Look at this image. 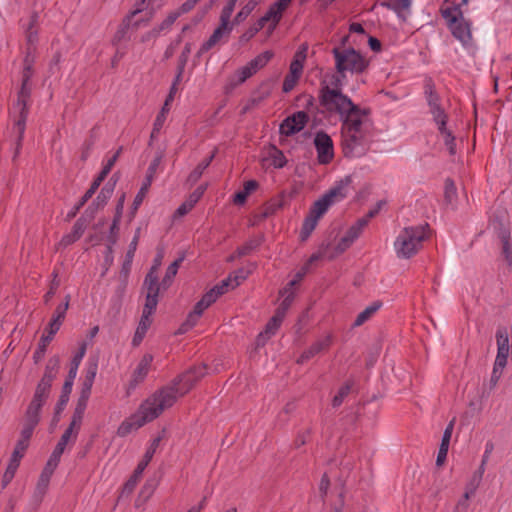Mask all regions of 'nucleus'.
I'll use <instances>...</instances> for the list:
<instances>
[{
  "mask_svg": "<svg viewBox=\"0 0 512 512\" xmlns=\"http://www.w3.org/2000/svg\"><path fill=\"white\" fill-rule=\"evenodd\" d=\"M217 150L215 149L208 157L204 158L196 167L195 169L188 175L187 177V183L190 186L195 185L198 180L201 178L203 172L210 166L211 162L213 161Z\"/></svg>",
  "mask_w": 512,
  "mask_h": 512,
  "instance_id": "c756f323",
  "label": "nucleus"
},
{
  "mask_svg": "<svg viewBox=\"0 0 512 512\" xmlns=\"http://www.w3.org/2000/svg\"><path fill=\"white\" fill-rule=\"evenodd\" d=\"M261 0H249L233 18V24L239 25L252 13Z\"/></svg>",
  "mask_w": 512,
  "mask_h": 512,
  "instance_id": "a19ab883",
  "label": "nucleus"
},
{
  "mask_svg": "<svg viewBox=\"0 0 512 512\" xmlns=\"http://www.w3.org/2000/svg\"><path fill=\"white\" fill-rule=\"evenodd\" d=\"M64 439H60L55 446L53 452L51 453L45 467L43 468L40 477L38 479L34 496L37 498L38 502L42 501L43 496L46 494L50 478L57 468L60 458L64 453L66 445L64 444Z\"/></svg>",
  "mask_w": 512,
  "mask_h": 512,
  "instance_id": "0eeeda50",
  "label": "nucleus"
},
{
  "mask_svg": "<svg viewBox=\"0 0 512 512\" xmlns=\"http://www.w3.org/2000/svg\"><path fill=\"white\" fill-rule=\"evenodd\" d=\"M352 183V177L350 175L345 176L339 182L336 183L331 189H329L323 196L331 203H335L345 199L348 195V187Z\"/></svg>",
  "mask_w": 512,
  "mask_h": 512,
  "instance_id": "dca6fc26",
  "label": "nucleus"
},
{
  "mask_svg": "<svg viewBox=\"0 0 512 512\" xmlns=\"http://www.w3.org/2000/svg\"><path fill=\"white\" fill-rule=\"evenodd\" d=\"M59 368H60L59 356H57V355L52 356L48 360V362L45 366L44 374L36 386L34 396H37V398H42L44 400L48 399V397L50 395L51 388H52V383H53L54 379L57 377Z\"/></svg>",
  "mask_w": 512,
  "mask_h": 512,
  "instance_id": "6e6552de",
  "label": "nucleus"
},
{
  "mask_svg": "<svg viewBox=\"0 0 512 512\" xmlns=\"http://www.w3.org/2000/svg\"><path fill=\"white\" fill-rule=\"evenodd\" d=\"M52 340L53 339L50 336H47L45 334L41 336L40 341L38 343V347L33 353V360L36 364L43 359L47 350V346Z\"/></svg>",
  "mask_w": 512,
  "mask_h": 512,
  "instance_id": "603ef678",
  "label": "nucleus"
},
{
  "mask_svg": "<svg viewBox=\"0 0 512 512\" xmlns=\"http://www.w3.org/2000/svg\"><path fill=\"white\" fill-rule=\"evenodd\" d=\"M97 189H92V185H90L89 189L85 192V194L80 198L78 203L73 207V209L67 214L66 220L70 221L73 219L79 210L92 198Z\"/></svg>",
  "mask_w": 512,
  "mask_h": 512,
  "instance_id": "a18cd8bd",
  "label": "nucleus"
},
{
  "mask_svg": "<svg viewBox=\"0 0 512 512\" xmlns=\"http://www.w3.org/2000/svg\"><path fill=\"white\" fill-rule=\"evenodd\" d=\"M142 474L137 473L136 470H134L133 474L129 477V479L125 482L122 488L121 496H129L134 491L135 487L137 486Z\"/></svg>",
  "mask_w": 512,
  "mask_h": 512,
  "instance_id": "13d9d810",
  "label": "nucleus"
},
{
  "mask_svg": "<svg viewBox=\"0 0 512 512\" xmlns=\"http://www.w3.org/2000/svg\"><path fill=\"white\" fill-rule=\"evenodd\" d=\"M157 486L158 481L156 479H147L138 493V496L135 500V506L138 508L144 505L152 497Z\"/></svg>",
  "mask_w": 512,
  "mask_h": 512,
  "instance_id": "cd10ccee",
  "label": "nucleus"
},
{
  "mask_svg": "<svg viewBox=\"0 0 512 512\" xmlns=\"http://www.w3.org/2000/svg\"><path fill=\"white\" fill-rule=\"evenodd\" d=\"M38 425V422L25 420L24 426L21 430L20 439L18 442L26 443L29 446L30 439L33 435L34 429Z\"/></svg>",
  "mask_w": 512,
  "mask_h": 512,
  "instance_id": "6e6d98bb",
  "label": "nucleus"
},
{
  "mask_svg": "<svg viewBox=\"0 0 512 512\" xmlns=\"http://www.w3.org/2000/svg\"><path fill=\"white\" fill-rule=\"evenodd\" d=\"M452 35L458 39L464 46H468L472 42V33L470 23L464 18L458 20L455 24L448 26Z\"/></svg>",
  "mask_w": 512,
  "mask_h": 512,
  "instance_id": "6ab92c4d",
  "label": "nucleus"
},
{
  "mask_svg": "<svg viewBox=\"0 0 512 512\" xmlns=\"http://www.w3.org/2000/svg\"><path fill=\"white\" fill-rule=\"evenodd\" d=\"M47 400L42 398H37V396L33 395L31 402L29 403L26 412H25V420H30L34 422H40V411Z\"/></svg>",
  "mask_w": 512,
  "mask_h": 512,
  "instance_id": "2f4dec72",
  "label": "nucleus"
},
{
  "mask_svg": "<svg viewBox=\"0 0 512 512\" xmlns=\"http://www.w3.org/2000/svg\"><path fill=\"white\" fill-rule=\"evenodd\" d=\"M283 320L284 318L275 313L265 325L264 332L271 336L275 335L278 329L280 328Z\"/></svg>",
  "mask_w": 512,
  "mask_h": 512,
  "instance_id": "680f3d73",
  "label": "nucleus"
},
{
  "mask_svg": "<svg viewBox=\"0 0 512 512\" xmlns=\"http://www.w3.org/2000/svg\"><path fill=\"white\" fill-rule=\"evenodd\" d=\"M491 225L493 226L494 232L501 241L511 239L510 229L505 225L503 221L498 218H494Z\"/></svg>",
  "mask_w": 512,
  "mask_h": 512,
  "instance_id": "8fccbe9b",
  "label": "nucleus"
},
{
  "mask_svg": "<svg viewBox=\"0 0 512 512\" xmlns=\"http://www.w3.org/2000/svg\"><path fill=\"white\" fill-rule=\"evenodd\" d=\"M89 222L90 219H87L85 216L78 218L73 225L72 231L62 237L60 244L66 247L79 240Z\"/></svg>",
  "mask_w": 512,
  "mask_h": 512,
  "instance_id": "5701e85b",
  "label": "nucleus"
},
{
  "mask_svg": "<svg viewBox=\"0 0 512 512\" xmlns=\"http://www.w3.org/2000/svg\"><path fill=\"white\" fill-rule=\"evenodd\" d=\"M269 158L272 161V165L275 168H283L287 164V159L282 150L277 148L275 145H270Z\"/></svg>",
  "mask_w": 512,
  "mask_h": 512,
  "instance_id": "37998d69",
  "label": "nucleus"
},
{
  "mask_svg": "<svg viewBox=\"0 0 512 512\" xmlns=\"http://www.w3.org/2000/svg\"><path fill=\"white\" fill-rule=\"evenodd\" d=\"M332 343V337L327 335L324 339L318 340L314 342L308 349L303 351V353L297 359L298 364H303L306 361L310 360L321 351L328 349Z\"/></svg>",
  "mask_w": 512,
  "mask_h": 512,
  "instance_id": "b1692460",
  "label": "nucleus"
},
{
  "mask_svg": "<svg viewBox=\"0 0 512 512\" xmlns=\"http://www.w3.org/2000/svg\"><path fill=\"white\" fill-rule=\"evenodd\" d=\"M309 122V115L305 111H297L287 116L279 126L280 135L289 137L300 132Z\"/></svg>",
  "mask_w": 512,
  "mask_h": 512,
  "instance_id": "ddd939ff",
  "label": "nucleus"
},
{
  "mask_svg": "<svg viewBox=\"0 0 512 512\" xmlns=\"http://www.w3.org/2000/svg\"><path fill=\"white\" fill-rule=\"evenodd\" d=\"M155 311V307L143 306L142 315L137 328L147 332L153 322L152 315Z\"/></svg>",
  "mask_w": 512,
  "mask_h": 512,
  "instance_id": "09e8293b",
  "label": "nucleus"
},
{
  "mask_svg": "<svg viewBox=\"0 0 512 512\" xmlns=\"http://www.w3.org/2000/svg\"><path fill=\"white\" fill-rule=\"evenodd\" d=\"M112 180H113V177L102 187V189L100 190L96 199L92 202V204L85 211V213H88L89 211H91L90 219L93 218L94 211L97 209L103 208L107 204L108 200L111 198V196L114 192L115 183H116V181L112 182Z\"/></svg>",
  "mask_w": 512,
  "mask_h": 512,
  "instance_id": "f3484780",
  "label": "nucleus"
},
{
  "mask_svg": "<svg viewBox=\"0 0 512 512\" xmlns=\"http://www.w3.org/2000/svg\"><path fill=\"white\" fill-rule=\"evenodd\" d=\"M319 219L320 218L315 217V215L308 213V215L305 217L303 221L299 234L301 242H305L310 237V235L316 228Z\"/></svg>",
  "mask_w": 512,
  "mask_h": 512,
  "instance_id": "e433bc0d",
  "label": "nucleus"
},
{
  "mask_svg": "<svg viewBox=\"0 0 512 512\" xmlns=\"http://www.w3.org/2000/svg\"><path fill=\"white\" fill-rule=\"evenodd\" d=\"M346 78L347 74H341L335 71V74L331 79L332 88H330L325 82L321 84L318 96L319 103L330 113H333L338 105H342L341 99L338 95L346 96L342 93V87L346 82Z\"/></svg>",
  "mask_w": 512,
  "mask_h": 512,
  "instance_id": "423d86ee",
  "label": "nucleus"
},
{
  "mask_svg": "<svg viewBox=\"0 0 512 512\" xmlns=\"http://www.w3.org/2000/svg\"><path fill=\"white\" fill-rule=\"evenodd\" d=\"M308 273V265H303L301 269L295 274L294 278L287 284V286L280 291L283 296L285 293L290 291L294 286L299 284Z\"/></svg>",
  "mask_w": 512,
  "mask_h": 512,
  "instance_id": "052dcab7",
  "label": "nucleus"
},
{
  "mask_svg": "<svg viewBox=\"0 0 512 512\" xmlns=\"http://www.w3.org/2000/svg\"><path fill=\"white\" fill-rule=\"evenodd\" d=\"M338 97L341 99L342 105H338L336 107V110L333 113H343L344 108L346 107L350 113L355 114L358 117L362 116H368L371 113L370 108H361L348 97V96H341L338 95Z\"/></svg>",
  "mask_w": 512,
  "mask_h": 512,
  "instance_id": "bb28decb",
  "label": "nucleus"
},
{
  "mask_svg": "<svg viewBox=\"0 0 512 512\" xmlns=\"http://www.w3.org/2000/svg\"><path fill=\"white\" fill-rule=\"evenodd\" d=\"M283 207L282 201H270L264 205V210L261 214V218L266 219L276 213L277 210Z\"/></svg>",
  "mask_w": 512,
  "mask_h": 512,
  "instance_id": "338daca9",
  "label": "nucleus"
},
{
  "mask_svg": "<svg viewBox=\"0 0 512 512\" xmlns=\"http://www.w3.org/2000/svg\"><path fill=\"white\" fill-rule=\"evenodd\" d=\"M207 185L198 186L188 197V199L183 202L174 212V217H182L190 212L195 204L202 198Z\"/></svg>",
  "mask_w": 512,
  "mask_h": 512,
  "instance_id": "aec40b11",
  "label": "nucleus"
},
{
  "mask_svg": "<svg viewBox=\"0 0 512 512\" xmlns=\"http://www.w3.org/2000/svg\"><path fill=\"white\" fill-rule=\"evenodd\" d=\"M429 225L405 227L397 237L394 246L398 257L410 258L421 248L422 243L428 238Z\"/></svg>",
  "mask_w": 512,
  "mask_h": 512,
  "instance_id": "7ed1b4c3",
  "label": "nucleus"
},
{
  "mask_svg": "<svg viewBox=\"0 0 512 512\" xmlns=\"http://www.w3.org/2000/svg\"><path fill=\"white\" fill-rule=\"evenodd\" d=\"M442 16L447 20L448 26L455 24L458 20L463 18V13L459 5H454L441 10Z\"/></svg>",
  "mask_w": 512,
  "mask_h": 512,
  "instance_id": "c03bdc74",
  "label": "nucleus"
},
{
  "mask_svg": "<svg viewBox=\"0 0 512 512\" xmlns=\"http://www.w3.org/2000/svg\"><path fill=\"white\" fill-rule=\"evenodd\" d=\"M453 427H454V419L447 425V427L444 430L441 444H440L439 451H438V455H437V459H436L437 466L443 465V463L446 460L448 449H449V444H450V440H451V436H452V432H453Z\"/></svg>",
  "mask_w": 512,
  "mask_h": 512,
  "instance_id": "a878e982",
  "label": "nucleus"
},
{
  "mask_svg": "<svg viewBox=\"0 0 512 512\" xmlns=\"http://www.w3.org/2000/svg\"><path fill=\"white\" fill-rule=\"evenodd\" d=\"M200 319L199 315H196L195 312L191 311L188 315L186 320L180 325L178 328L176 334H184L188 332L190 329H192Z\"/></svg>",
  "mask_w": 512,
  "mask_h": 512,
  "instance_id": "bf43d9fd",
  "label": "nucleus"
},
{
  "mask_svg": "<svg viewBox=\"0 0 512 512\" xmlns=\"http://www.w3.org/2000/svg\"><path fill=\"white\" fill-rule=\"evenodd\" d=\"M342 120V132L361 133L363 121L360 117L350 113L345 107L343 113H337Z\"/></svg>",
  "mask_w": 512,
  "mask_h": 512,
  "instance_id": "412c9836",
  "label": "nucleus"
},
{
  "mask_svg": "<svg viewBox=\"0 0 512 512\" xmlns=\"http://www.w3.org/2000/svg\"><path fill=\"white\" fill-rule=\"evenodd\" d=\"M165 107H162L160 113L156 116V119L153 123V128H152V131H151V134H150V140H149V146L152 145V142L154 141V139L158 136L161 128L163 127V124L165 122Z\"/></svg>",
  "mask_w": 512,
  "mask_h": 512,
  "instance_id": "4d7b16f0",
  "label": "nucleus"
},
{
  "mask_svg": "<svg viewBox=\"0 0 512 512\" xmlns=\"http://www.w3.org/2000/svg\"><path fill=\"white\" fill-rule=\"evenodd\" d=\"M281 19L282 18L278 16L277 12L269 7L267 12L262 17H260L257 22L253 24V26L257 28V31L259 32L268 23L266 34L267 36H270L276 29Z\"/></svg>",
  "mask_w": 512,
  "mask_h": 512,
  "instance_id": "4be33fe9",
  "label": "nucleus"
},
{
  "mask_svg": "<svg viewBox=\"0 0 512 512\" xmlns=\"http://www.w3.org/2000/svg\"><path fill=\"white\" fill-rule=\"evenodd\" d=\"M457 198V189L455 182L451 178H446L444 183V200L446 204H452Z\"/></svg>",
  "mask_w": 512,
  "mask_h": 512,
  "instance_id": "5fc2aeb1",
  "label": "nucleus"
},
{
  "mask_svg": "<svg viewBox=\"0 0 512 512\" xmlns=\"http://www.w3.org/2000/svg\"><path fill=\"white\" fill-rule=\"evenodd\" d=\"M354 386V381L352 379H348L338 390L337 394L332 399V406L334 408L339 407L344 399L351 392L352 387Z\"/></svg>",
  "mask_w": 512,
  "mask_h": 512,
  "instance_id": "ea45409f",
  "label": "nucleus"
},
{
  "mask_svg": "<svg viewBox=\"0 0 512 512\" xmlns=\"http://www.w3.org/2000/svg\"><path fill=\"white\" fill-rule=\"evenodd\" d=\"M412 0H385L381 6L392 10L402 20L406 21L411 11Z\"/></svg>",
  "mask_w": 512,
  "mask_h": 512,
  "instance_id": "393cba45",
  "label": "nucleus"
},
{
  "mask_svg": "<svg viewBox=\"0 0 512 512\" xmlns=\"http://www.w3.org/2000/svg\"><path fill=\"white\" fill-rule=\"evenodd\" d=\"M167 409V405L154 400V394L149 397L139 408V412L132 417L124 420L117 429L119 437H126L133 430L141 428L148 422L159 417Z\"/></svg>",
  "mask_w": 512,
  "mask_h": 512,
  "instance_id": "f03ea898",
  "label": "nucleus"
},
{
  "mask_svg": "<svg viewBox=\"0 0 512 512\" xmlns=\"http://www.w3.org/2000/svg\"><path fill=\"white\" fill-rule=\"evenodd\" d=\"M342 151L346 158L361 156L365 153V136L363 132H342Z\"/></svg>",
  "mask_w": 512,
  "mask_h": 512,
  "instance_id": "9b49d317",
  "label": "nucleus"
},
{
  "mask_svg": "<svg viewBox=\"0 0 512 512\" xmlns=\"http://www.w3.org/2000/svg\"><path fill=\"white\" fill-rule=\"evenodd\" d=\"M69 302H70V295H66L65 296V301L63 303H60L56 307L52 318L64 322L65 316H66V312H67V310L69 308Z\"/></svg>",
  "mask_w": 512,
  "mask_h": 512,
  "instance_id": "69168bd1",
  "label": "nucleus"
},
{
  "mask_svg": "<svg viewBox=\"0 0 512 512\" xmlns=\"http://www.w3.org/2000/svg\"><path fill=\"white\" fill-rule=\"evenodd\" d=\"M319 164L327 165L334 158V146L332 138L325 131H318L314 138Z\"/></svg>",
  "mask_w": 512,
  "mask_h": 512,
  "instance_id": "4468645a",
  "label": "nucleus"
},
{
  "mask_svg": "<svg viewBox=\"0 0 512 512\" xmlns=\"http://www.w3.org/2000/svg\"><path fill=\"white\" fill-rule=\"evenodd\" d=\"M274 56L272 51H264L248 62L252 72L255 74L259 69L267 65Z\"/></svg>",
  "mask_w": 512,
  "mask_h": 512,
  "instance_id": "58836bf2",
  "label": "nucleus"
},
{
  "mask_svg": "<svg viewBox=\"0 0 512 512\" xmlns=\"http://www.w3.org/2000/svg\"><path fill=\"white\" fill-rule=\"evenodd\" d=\"M38 22V13L34 12L30 16L29 25L26 29V39L29 46H32L38 41V31L35 28Z\"/></svg>",
  "mask_w": 512,
  "mask_h": 512,
  "instance_id": "49530a36",
  "label": "nucleus"
},
{
  "mask_svg": "<svg viewBox=\"0 0 512 512\" xmlns=\"http://www.w3.org/2000/svg\"><path fill=\"white\" fill-rule=\"evenodd\" d=\"M207 365L200 364L190 367L188 370L175 377L170 384L160 388L154 393V400L172 407L177 398L186 395L207 374Z\"/></svg>",
  "mask_w": 512,
  "mask_h": 512,
  "instance_id": "f257e3e1",
  "label": "nucleus"
},
{
  "mask_svg": "<svg viewBox=\"0 0 512 512\" xmlns=\"http://www.w3.org/2000/svg\"><path fill=\"white\" fill-rule=\"evenodd\" d=\"M98 134H97V127L94 126L89 131L88 138L84 141L82 145V152H81V160L86 161L90 155L91 150L93 149V146L97 140Z\"/></svg>",
  "mask_w": 512,
  "mask_h": 512,
  "instance_id": "79ce46f5",
  "label": "nucleus"
},
{
  "mask_svg": "<svg viewBox=\"0 0 512 512\" xmlns=\"http://www.w3.org/2000/svg\"><path fill=\"white\" fill-rule=\"evenodd\" d=\"M264 234H259L249 238L243 245L236 249L237 257H244L256 251L264 242Z\"/></svg>",
  "mask_w": 512,
  "mask_h": 512,
  "instance_id": "c85d7f7f",
  "label": "nucleus"
},
{
  "mask_svg": "<svg viewBox=\"0 0 512 512\" xmlns=\"http://www.w3.org/2000/svg\"><path fill=\"white\" fill-rule=\"evenodd\" d=\"M184 257H180L176 260H174L166 269L165 276L163 277L161 283H162V290H167L172 282L174 277L176 276L178 269L183 261Z\"/></svg>",
  "mask_w": 512,
  "mask_h": 512,
  "instance_id": "4c0bfd02",
  "label": "nucleus"
},
{
  "mask_svg": "<svg viewBox=\"0 0 512 512\" xmlns=\"http://www.w3.org/2000/svg\"><path fill=\"white\" fill-rule=\"evenodd\" d=\"M153 361L152 354H145L139 361L136 369L134 370L131 380L129 382V388L134 389L139 383L143 382L146 378L151 363Z\"/></svg>",
  "mask_w": 512,
  "mask_h": 512,
  "instance_id": "a211bd4d",
  "label": "nucleus"
},
{
  "mask_svg": "<svg viewBox=\"0 0 512 512\" xmlns=\"http://www.w3.org/2000/svg\"><path fill=\"white\" fill-rule=\"evenodd\" d=\"M423 88L430 113L432 114L444 110V108L441 105V98L438 92L436 91L435 83L430 76L425 77Z\"/></svg>",
  "mask_w": 512,
  "mask_h": 512,
  "instance_id": "2eb2a0df",
  "label": "nucleus"
},
{
  "mask_svg": "<svg viewBox=\"0 0 512 512\" xmlns=\"http://www.w3.org/2000/svg\"><path fill=\"white\" fill-rule=\"evenodd\" d=\"M433 121L437 125V129L440 135L446 133L450 129L447 128V122L449 119L448 114L445 110H441L439 112L432 113Z\"/></svg>",
  "mask_w": 512,
  "mask_h": 512,
  "instance_id": "864d4df0",
  "label": "nucleus"
},
{
  "mask_svg": "<svg viewBox=\"0 0 512 512\" xmlns=\"http://www.w3.org/2000/svg\"><path fill=\"white\" fill-rule=\"evenodd\" d=\"M236 25L237 24H233V20L227 21L222 18H219V25L215 28L210 37L201 45L195 57L199 59L203 54L210 51L214 46L219 44L221 41H228L230 34L233 31L234 26Z\"/></svg>",
  "mask_w": 512,
  "mask_h": 512,
  "instance_id": "1a4fd4ad",
  "label": "nucleus"
},
{
  "mask_svg": "<svg viewBox=\"0 0 512 512\" xmlns=\"http://www.w3.org/2000/svg\"><path fill=\"white\" fill-rule=\"evenodd\" d=\"M32 94L31 84H21L20 89L17 92V100L14 104L15 108L19 109V115L15 121L14 127L17 129L18 135L16 139V149L14 153V159L18 156L22 147L24 133L26 129V121L29 114V102Z\"/></svg>",
  "mask_w": 512,
  "mask_h": 512,
  "instance_id": "39448f33",
  "label": "nucleus"
},
{
  "mask_svg": "<svg viewBox=\"0 0 512 512\" xmlns=\"http://www.w3.org/2000/svg\"><path fill=\"white\" fill-rule=\"evenodd\" d=\"M143 288L146 290L144 306L155 307L158 305V297L162 289V283L158 281L156 274V265H153L146 274L143 282Z\"/></svg>",
  "mask_w": 512,
  "mask_h": 512,
  "instance_id": "f8f14e48",
  "label": "nucleus"
},
{
  "mask_svg": "<svg viewBox=\"0 0 512 512\" xmlns=\"http://www.w3.org/2000/svg\"><path fill=\"white\" fill-rule=\"evenodd\" d=\"M498 350L509 351V336L506 329H498L496 332Z\"/></svg>",
  "mask_w": 512,
  "mask_h": 512,
  "instance_id": "0e129e2a",
  "label": "nucleus"
},
{
  "mask_svg": "<svg viewBox=\"0 0 512 512\" xmlns=\"http://www.w3.org/2000/svg\"><path fill=\"white\" fill-rule=\"evenodd\" d=\"M28 447L29 446L26 443L17 441L8 465L18 468L20 465V461L24 457Z\"/></svg>",
  "mask_w": 512,
  "mask_h": 512,
  "instance_id": "de8ad7c7",
  "label": "nucleus"
},
{
  "mask_svg": "<svg viewBox=\"0 0 512 512\" xmlns=\"http://www.w3.org/2000/svg\"><path fill=\"white\" fill-rule=\"evenodd\" d=\"M331 205L332 204L324 196H322L313 203V205L310 207L309 213L315 215V217L321 218Z\"/></svg>",
  "mask_w": 512,
  "mask_h": 512,
  "instance_id": "3c124183",
  "label": "nucleus"
},
{
  "mask_svg": "<svg viewBox=\"0 0 512 512\" xmlns=\"http://www.w3.org/2000/svg\"><path fill=\"white\" fill-rule=\"evenodd\" d=\"M382 305L383 303L380 300L372 302L369 306H367L362 312H360L357 315L353 323V327H359L368 320H370L372 316L382 307Z\"/></svg>",
  "mask_w": 512,
  "mask_h": 512,
  "instance_id": "72a5a7b5",
  "label": "nucleus"
},
{
  "mask_svg": "<svg viewBox=\"0 0 512 512\" xmlns=\"http://www.w3.org/2000/svg\"><path fill=\"white\" fill-rule=\"evenodd\" d=\"M319 219L320 218L315 217V215L308 213V215L305 217L303 221L299 234L301 242H305L310 237V235L316 228Z\"/></svg>",
  "mask_w": 512,
  "mask_h": 512,
  "instance_id": "c9c22d12",
  "label": "nucleus"
},
{
  "mask_svg": "<svg viewBox=\"0 0 512 512\" xmlns=\"http://www.w3.org/2000/svg\"><path fill=\"white\" fill-rule=\"evenodd\" d=\"M502 243V254L507 262L509 270L512 271V242L510 240L501 241Z\"/></svg>",
  "mask_w": 512,
  "mask_h": 512,
  "instance_id": "774afa93",
  "label": "nucleus"
},
{
  "mask_svg": "<svg viewBox=\"0 0 512 512\" xmlns=\"http://www.w3.org/2000/svg\"><path fill=\"white\" fill-rule=\"evenodd\" d=\"M161 440H162L161 436H158L152 440V442H151L150 446L148 447V449L146 450L142 460L138 463L137 467L135 468L137 473L143 474L144 470L151 462L157 448L159 447Z\"/></svg>",
  "mask_w": 512,
  "mask_h": 512,
  "instance_id": "473e14b6",
  "label": "nucleus"
},
{
  "mask_svg": "<svg viewBox=\"0 0 512 512\" xmlns=\"http://www.w3.org/2000/svg\"><path fill=\"white\" fill-rule=\"evenodd\" d=\"M163 152H159L157 153V155L155 156V158L151 161L148 169H147V173H146V177H145V181L143 182L141 188L139 189L138 193L136 194L134 200H133V203L130 207V218L132 219L138 208L140 207V205L142 204L147 192H148V189L152 183V180L154 178V175L163 159Z\"/></svg>",
  "mask_w": 512,
  "mask_h": 512,
  "instance_id": "9d476101",
  "label": "nucleus"
},
{
  "mask_svg": "<svg viewBox=\"0 0 512 512\" xmlns=\"http://www.w3.org/2000/svg\"><path fill=\"white\" fill-rule=\"evenodd\" d=\"M140 13L139 9H134L125 18L122 20V23L119 25L117 31L115 32L112 38V44L118 45L127 35L128 30L130 28V23L133 17Z\"/></svg>",
  "mask_w": 512,
  "mask_h": 512,
  "instance_id": "7c9ffc66",
  "label": "nucleus"
},
{
  "mask_svg": "<svg viewBox=\"0 0 512 512\" xmlns=\"http://www.w3.org/2000/svg\"><path fill=\"white\" fill-rule=\"evenodd\" d=\"M335 71L341 74L360 75L369 68V60L356 49H332Z\"/></svg>",
  "mask_w": 512,
  "mask_h": 512,
  "instance_id": "20e7f679",
  "label": "nucleus"
},
{
  "mask_svg": "<svg viewBox=\"0 0 512 512\" xmlns=\"http://www.w3.org/2000/svg\"><path fill=\"white\" fill-rule=\"evenodd\" d=\"M253 75L254 73L252 72V69L247 63L245 66L235 71L234 75L229 80L228 86L231 89H234L235 87L243 84L248 78H250Z\"/></svg>",
  "mask_w": 512,
  "mask_h": 512,
  "instance_id": "f704fd0d",
  "label": "nucleus"
},
{
  "mask_svg": "<svg viewBox=\"0 0 512 512\" xmlns=\"http://www.w3.org/2000/svg\"><path fill=\"white\" fill-rule=\"evenodd\" d=\"M294 300V293L292 291H289V293L284 297L283 301L280 303V305L277 307L275 313L281 316L282 318H285V315L292 305V302Z\"/></svg>",
  "mask_w": 512,
  "mask_h": 512,
  "instance_id": "e2e57ef3",
  "label": "nucleus"
}]
</instances>
